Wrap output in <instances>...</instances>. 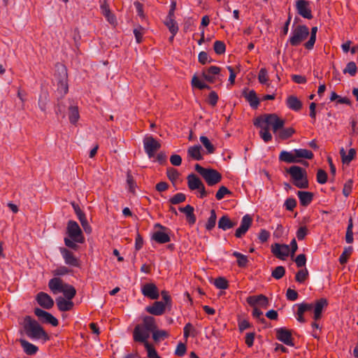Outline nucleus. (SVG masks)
Returning a JSON list of instances; mask_svg holds the SVG:
<instances>
[{
  "instance_id": "obj_38",
  "label": "nucleus",
  "mask_w": 358,
  "mask_h": 358,
  "mask_svg": "<svg viewBox=\"0 0 358 358\" xmlns=\"http://www.w3.org/2000/svg\"><path fill=\"white\" fill-rule=\"evenodd\" d=\"M61 292H62L66 297V299L72 300L76 294V290L71 285L65 284L63 289H61Z\"/></svg>"
},
{
  "instance_id": "obj_34",
  "label": "nucleus",
  "mask_w": 358,
  "mask_h": 358,
  "mask_svg": "<svg viewBox=\"0 0 358 358\" xmlns=\"http://www.w3.org/2000/svg\"><path fill=\"white\" fill-rule=\"evenodd\" d=\"M201 145H198L191 146L187 150V155H188V157H189L190 158H192L194 160L200 161V160L203 159V156L201 153Z\"/></svg>"
},
{
  "instance_id": "obj_46",
  "label": "nucleus",
  "mask_w": 358,
  "mask_h": 358,
  "mask_svg": "<svg viewBox=\"0 0 358 358\" xmlns=\"http://www.w3.org/2000/svg\"><path fill=\"white\" fill-rule=\"evenodd\" d=\"M200 141L206 148L208 154H212L215 152V149L214 145L210 143V141L206 136H201L200 137Z\"/></svg>"
},
{
  "instance_id": "obj_52",
  "label": "nucleus",
  "mask_w": 358,
  "mask_h": 358,
  "mask_svg": "<svg viewBox=\"0 0 358 358\" xmlns=\"http://www.w3.org/2000/svg\"><path fill=\"white\" fill-rule=\"evenodd\" d=\"M192 85L194 87H196L199 90L210 89L209 85L201 81L196 76L192 78Z\"/></svg>"
},
{
  "instance_id": "obj_27",
  "label": "nucleus",
  "mask_w": 358,
  "mask_h": 358,
  "mask_svg": "<svg viewBox=\"0 0 358 358\" xmlns=\"http://www.w3.org/2000/svg\"><path fill=\"white\" fill-rule=\"evenodd\" d=\"M56 303L58 309L62 312L71 310L74 306V303L72 301L65 299L61 296L56 299Z\"/></svg>"
},
{
  "instance_id": "obj_7",
  "label": "nucleus",
  "mask_w": 358,
  "mask_h": 358,
  "mask_svg": "<svg viewBox=\"0 0 358 358\" xmlns=\"http://www.w3.org/2000/svg\"><path fill=\"white\" fill-rule=\"evenodd\" d=\"M309 29L306 25H297L292 30L288 42L292 46L299 45L309 35Z\"/></svg>"
},
{
  "instance_id": "obj_42",
  "label": "nucleus",
  "mask_w": 358,
  "mask_h": 358,
  "mask_svg": "<svg viewBox=\"0 0 358 358\" xmlns=\"http://www.w3.org/2000/svg\"><path fill=\"white\" fill-rule=\"evenodd\" d=\"M48 102V93L47 92H42L38 99V106L40 109L45 112L46 110L47 103Z\"/></svg>"
},
{
  "instance_id": "obj_41",
  "label": "nucleus",
  "mask_w": 358,
  "mask_h": 358,
  "mask_svg": "<svg viewBox=\"0 0 358 358\" xmlns=\"http://www.w3.org/2000/svg\"><path fill=\"white\" fill-rule=\"evenodd\" d=\"M317 31V27H313L311 28L310 37L309 40L304 44L305 48L307 50H312L314 47V44L316 41V34Z\"/></svg>"
},
{
  "instance_id": "obj_2",
  "label": "nucleus",
  "mask_w": 358,
  "mask_h": 358,
  "mask_svg": "<svg viewBox=\"0 0 358 358\" xmlns=\"http://www.w3.org/2000/svg\"><path fill=\"white\" fill-rule=\"evenodd\" d=\"M142 322V324H137L134 329L133 339L135 342L145 345L148 343V339L152 331L157 329V324L155 319L149 315L143 317Z\"/></svg>"
},
{
  "instance_id": "obj_29",
  "label": "nucleus",
  "mask_w": 358,
  "mask_h": 358,
  "mask_svg": "<svg viewBox=\"0 0 358 358\" xmlns=\"http://www.w3.org/2000/svg\"><path fill=\"white\" fill-rule=\"evenodd\" d=\"M20 343L24 352L28 355H34L36 354L38 350V348L36 345L24 339H20Z\"/></svg>"
},
{
  "instance_id": "obj_50",
  "label": "nucleus",
  "mask_w": 358,
  "mask_h": 358,
  "mask_svg": "<svg viewBox=\"0 0 358 358\" xmlns=\"http://www.w3.org/2000/svg\"><path fill=\"white\" fill-rule=\"evenodd\" d=\"M352 253V248H345L343 253L339 257V262L341 264H345L347 263L349 257Z\"/></svg>"
},
{
  "instance_id": "obj_48",
  "label": "nucleus",
  "mask_w": 358,
  "mask_h": 358,
  "mask_svg": "<svg viewBox=\"0 0 358 358\" xmlns=\"http://www.w3.org/2000/svg\"><path fill=\"white\" fill-rule=\"evenodd\" d=\"M166 175L168 178L172 182H175L179 178V172L173 167H169L166 169Z\"/></svg>"
},
{
  "instance_id": "obj_20",
  "label": "nucleus",
  "mask_w": 358,
  "mask_h": 358,
  "mask_svg": "<svg viewBox=\"0 0 358 358\" xmlns=\"http://www.w3.org/2000/svg\"><path fill=\"white\" fill-rule=\"evenodd\" d=\"M276 337L278 340L287 345L294 346L293 338L290 331L280 328L276 330Z\"/></svg>"
},
{
  "instance_id": "obj_57",
  "label": "nucleus",
  "mask_w": 358,
  "mask_h": 358,
  "mask_svg": "<svg viewBox=\"0 0 358 358\" xmlns=\"http://www.w3.org/2000/svg\"><path fill=\"white\" fill-rule=\"evenodd\" d=\"M227 194H231V191L225 186H221L215 194V198L217 200H222Z\"/></svg>"
},
{
  "instance_id": "obj_60",
  "label": "nucleus",
  "mask_w": 358,
  "mask_h": 358,
  "mask_svg": "<svg viewBox=\"0 0 358 358\" xmlns=\"http://www.w3.org/2000/svg\"><path fill=\"white\" fill-rule=\"evenodd\" d=\"M57 90L61 93L66 94L68 92L69 87L66 79L60 80L57 84Z\"/></svg>"
},
{
  "instance_id": "obj_51",
  "label": "nucleus",
  "mask_w": 358,
  "mask_h": 358,
  "mask_svg": "<svg viewBox=\"0 0 358 358\" xmlns=\"http://www.w3.org/2000/svg\"><path fill=\"white\" fill-rule=\"evenodd\" d=\"M357 71V65L354 62H350L343 69V73H349L351 76H355Z\"/></svg>"
},
{
  "instance_id": "obj_19",
  "label": "nucleus",
  "mask_w": 358,
  "mask_h": 358,
  "mask_svg": "<svg viewBox=\"0 0 358 358\" xmlns=\"http://www.w3.org/2000/svg\"><path fill=\"white\" fill-rule=\"evenodd\" d=\"M145 310L153 315H162L166 310V304L163 301H155L152 305L146 306Z\"/></svg>"
},
{
  "instance_id": "obj_10",
  "label": "nucleus",
  "mask_w": 358,
  "mask_h": 358,
  "mask_svg": "<svg viewBox=\"0 0 358 358\" xmlns=\"http://www.w3.org/2000/svg\"><path fill=\"white\" fill-rule=\"evenodd\" d=\"M155 228H159L160 230L155 231L152 235V238L159 244L166 243L170 241V236L168 233V229L160 224H156Z\"/></svg>"
},
{
  "instance_id": "obj_17",
  "label": "nucleus",
  "mask_w": 358,
  "mask_h": 358,
  "mask_svg": "<svg viewBox=\"0 0 358 358\" xmlns=\"http://www.w3.org/2000/svg\"><path fill=\"white\" fill-rule=\"evenodd\" d=\"M100 9L101 14L106 17V20L113 26L117 24L115 15L111 12L107 0L101 1Z\"/></svg>"
},
{
  "instance_id": "obj_40",
  "label": "nucleus",
  "mask_w": 358,
  "mask_h": 358,
  "mask_svg": "<svg viewBox=\"0 0 358 358\" xmlns=\"http://www.w3.org/2000/svg\"><path fill=\"white\" fill-rule=\"evenodd\" d=\"M152 338L155 342H159L168 338L169 334L165 330H157L155 329L152 331Z\"/></svg>"
},
{
  "instance_id": "obj_6",
  "label": "nucleus",
  "mask_w": 358,
  "mask_h": 358,
  "mask_svg": "<svg viewBox=\"0 0 358 358\" xmlns=\"http://www.w3.org/2000/svg\"><path fill=\"white\" fill-rule=\"evenodd\" d=\"M194 169L202 176L208 186H214L222 180L221 173L215 169L203 168L199 164H195Z\"/></svg>"
},
{
  "instance_id": "obj_54",
  "label": "nucleus",
  "mask_w": 358,
  "mask_h": 358,
  "mask_svg": "<svg viewBox=\"0 0 358 358\" xmlns=\"http://www.w3.org/2000/svg\"><path fill=\"white\" fill-rule=\"evenodd\" d=\"M186 196L183 193H177L169 199V202L173 205H176L182 203L185 201Z\"/></svg>"
},
{
  "instance_id": "obj_24",
  "label": "nucleus",
  "mask_w": 358,
  "mask_h": 358,
  "mask_svg": "<svg viewBox=\"0 0 358 358\" xmlns=\"http://www.w3.org/2000/svg\"><path fill=\"white\" fill-rule=\"evenodd\" d=\"M297 306L298 310L296 312V320L301 323H304L306 322V320L303 317V314L306 311L313 310L314 303H301Z\"/></svg>"
},
{
  "instance_id": "obj_25",
  "label": "nucleus",
  "mask_w": 358,
  "mask_h": 358,
  "mask_svg": "<svg viewBox=\"0 0 358 358\" xmlns=\"http://www.w3.org/2000/svg\"><path fill=\"white\" fill-rule=\"evenodd\" d=\"M300 204L302 206H308L313 200L314 194L310 192L298 191L296 193Z\"/></svg>"
},
{
  "instance_id": "obj_21",
  "label": "nucleus",
  "mask_w": 358,
  "mask_h": 358,
  "mask_svg": "<svg viewBox=\"0 0 358 358\" xmlns=\"http://www.w3.org/2000/svg\"><path fill=\"white\" fill-rule=\"evenodd\" d=\"M279 160L289 164L302 163L304 165L308 164V162L301 159H296L294 150L292 152L282 150L279 155Z\"/></svg>"
},
{
  "instance_id": "obj_31",
  "label": "nucleus",
  "mask_w": 358,
  "mask_h": 358,
  "mask_svg": "<svg viewBox=\"0 0 358 358\" xmlns=\"http://www.w3.org/2000/svg\"><path fill=\"white\" fill-rule=\"evenodd\" d=\"M179 210L185 214L187 220L189 224H193L195 223L196 217L194 214V208L192 206L187 205L185 207H180Z\"/></svg>"
},
{
  "instance_id": "obj_49",
  "label": "nucleus",
  "mask_w": 358,
  "mask_h": 358,
  "mask_svg": "<svg viewBox=\"0 0 358 358\" xmlns=\"http://www.w3.org/2000/svg\"><path fill=\"white\" fill-rule=\"evenodd\" d=\"M213 50L217 55H222L226 51V45L222 41H216L213 44Z\"/></svg>"
},
{
  "instance_id": "obj_59",
  "label": "nucleus",
  "mask_w": 358,
  "mask_h": 358,
  "mask_svg": "<svg viewBox=\"0 0 358 358\" xmlns=\"http://www.w3.org/2000/svg\"><path fill=\"white\" fill-rule=\"evenodd\" d=\"M317 182L320 184H324L327 181V173L322 169H319L317 172Z\"/></svg>"
},
{
  "instance_id": "obj_4",
  "label": "nucleus",
  "mask_w": 358,
  "mask_h": 358,
  "mask_svg": "<svg viewBox=\"0 0 358 358\" xmlns=\"http://www.w3.org/2000/svg\"><path fill=\"white\" fill-rule=\"evenodd\" d=\"M289 174L292 184L299 189H306L309 187L307 171L299 166H292L287 169Z\"/></svg>"
},
{
  "instance_id": "obj_35",
  "label": "nucleus",
  "mask_w": 358,
  "mask_h": 358,
  "mask_svg": "<svg viewBox=\"0 0 358 358\" xmlns=\"http://www.w3.org/2000/svg\"><path fill=\"white\" fill-rule=\"evenodd\" d=\"M272 253L278 259L285 260L289 255V248H271Z\"/></svg>"
},
{
  "instance_id": "obj_62",
  "label": "nucleus",
  "mask_w": 358,
  "mask_h": 358,
  "mask_svg": "<svg viewBox=\"0 0 358 358\" xmlns=\"http://www.w3.org/2000/svg\"><path fill=\"white\" fill-rule=\"evenodd\" d=\"M218 95L215 91H212L210 92L208 97V103L213 107L217 105L218 101Z\"/></svg>"
},
{
  "instance_id": "obj_1",
  "label": "nucleus",
  "mask_w": 358,
  "mask_h": 358,
  "mask_svg": "<svg viewBox=\"0 0 358 358\" xmlns=\"http://www.w3.org/2000/svg\"><path fill=\"white\" fill-rule=\"evenodd\" d=\"M284 124L285 121L275 113L260 115L254 122L255 127L261 128L259 135L266 143L271 141L272 139V135L269 131V127H272L273 133H276L279 129H282Z\"/></svg>"
},
{
  "instance_id": "obj_37",
  "label": "nucleus",
  "mask_w": 358,
  "mask_h": 358,
  "mask_svg": "<svg viewBox=\"0 0 358 358\" xmlns=\"http://www.w3.org/2000/svg\"><path fill=\"white\" fill-rule=\"evenodd\" d=\"M294 152L296 159H301V158L311 159L314 157L312 151L306 149H294Z\"/></svg>"
},
{
  "instance_id": "obj_61",
  "label": "nucleus",
  "mask_w": 358,
  "mask_h": 358,
  "mask_svg": "<svg viewBox=\"0 0 358 358\" xmlns=\"http://www.w3.org/2000/svg\"><path fill=\"white\" fill-rule=\"evenodd\" d=\"M134 34L136 38V41L138 43H141L143 35L144 34V28L141 26H138L137 28L134 29Z\"/></svg>"
},
{
  "instance_id": "obj_11",
  "label": "nucleus",
  "mask_w": 358,
  "mask_h": 358,
  "mask_svg": "<svg viewBox=\"0 0 358 358\" xmlns=\"http://www.w3.org/2000/svg\"><path fill=\"white\" fill-rule=\"evenodd\" d=\"M221 69L216 66H211L205 70L202 73L203 78L210 83H214L217 80H221L220 76H223L220 74Z\"/></svg>"
},
{
  "instance_id": "obj_32",
  "label": "nucleus",
  "mask_w": 358,
  "mask_h": 358,
  "mask_svg": "<svg viewBox=\"0 0 358 358\" xmlns=\"http://www.w3.org/2000/svg\"><path fill=\"white\" fill-rule=\"evenodd\" d=\"M286 102L287 107L294 111H299L302 108L301 101L295 96H288Z\"/></svg>"
},
{
  "instance_id": "obj_44",
  "label": "nucleus",
  "mask_w": 358,
  "mask_h": 358,
  "mask_svg": "<svg viewBox=\"0 0 358 358\" xmlns=\"http://www.w3.org/2000/svg\"><path fill=\"white\" fill-rule=\"evenodd\" d=\"M294 133L295 130L292 127L282 129L279 131L278 137L281 140H286L290 138Z\"/></svg>"
},
{
  "instance_id": "obj_12",
  "label": "nucleus",
  "mask_w": 358,
  "mask_h": 358,
  "mask_svg": "<svg viewBox=\"0 0 358 358\" xmlns=\"http://www.w3.org/2000/svg\"><path fill=\"white\" fill-rule=\"evenodd\" d=\"M34 314L42 322L50 324L53 327H57L59 324L58 320L55 317L41 308H35Z\"/></svg>"
},
{
  "instance_id": "obj_13",
  "label": "nucleus",
  "mask_w": 358,
  "mask_h": 358,
  "mask_svg": "<svg viewBox=\"0 0 358 358\" xmlns=\"http://www.w3.org/2000/svg\"><path fill=\"white\" fill-rule=\"evenodd\" d=\"M142 294L150 299L155 300L159 296L157 287L154 283H145L141 287Z\"/></svg>"
},
{
  "instance_id": "obj_33",
  "label": "nucleus",
  "mask_w": 358,
  "mask_h": 358,
  "mask_svg": "<svg viewBox=\"0 0 358 358\" xmlns=\"http://www.w3.org/2000/svg\"><path fill=\"white\" fill-rule=\"evenodd\" d=\"M340 155L341 157L342 162L344 164H349L356 155V150L355 148H350L348 151V153L346 154L344 148H342L340 150Z\"/></svg>"
},
{
  "instance_id": "obj_58",
  "label": "nucleus",
  "mask_w": 358,
  "mask_h": 358,
  "mask_svg": "<svg viewBox=\"0 0 358 358\" xmlns=\"http://www.w3.org/2000/svg\"><path fill=\"white\" fill-rule=\"evenodd\" d=\"M258 80L262 84H266L268 81V76L267 70L262 68L258 74Z\"/></svg>"
},
{
  "instance_id": "obj_39",
  "label": "nucleus",
  "mask_w": 358,
  "mask_h": 358,
  "mask_svg": "<svg viewBox=\"0 0 358 358\" xmlns=\"http://www.w3.org/2000/svg\"><path fill=\"white\" fill-rule=\"evenodd\" d=\"M164 24L171 34L176 35L178 33V26L174 18H166Z\"/></svg>"
},
{
  "instance_id": "obj_63",
  "label": "nucleus",
  "mask_w": 358,
  "mask_h": 358,
  "mask_svg": "<svg viewBox=\"0 0 358 358\" xmlns=\"http://www.w3.org/2000/svg\"><path fill=\"white\" fill-rule=\"evenodd\" d=\"M285 234V229L281 224H278L274 231L273 238L278 240L282 238Z\"/></svg>"
},
{
  "instance_id": "obj_30",
  "label": "nucleus",
  "mask_w": 358,
  "mask_h": 358,
  "mask_svg": "<svg viewBox=\"0 0 358 358\" xmlns=\"http://www.w3.org/2000/svg\"><path fill=\"white\" fill-rule=\"evenodd\" d=\"M236 225V222H232L227 215L222 216L218 221V228L224 231L230 229Z\"/></svg>"
},
{
  "instance_id": "obj_55",
  "label": "nucleus",
  "mask_w": 358,
  "mask_h": 358,
  "mask_svg": "<svg viewBox=\"0 0 358 358\" xmlns=\"http://www.w3.org/2000/svg\"><path fill=\"white\" fill-rule=\"evenodd\" d=\"M285 273V269L282 266H278L272 271L271 275L276 280L282 278Z\"/></svg>"
},
{
  "instance_id": "obj_56",
  "label": "nucleus",
  "mask_w": 358,
  "mask_h": 358,
  "mask_svg": "<svg viewBox=\"0 0 358 358\" xmlns=\"http://www.w3.org/2000/svg\"><path fill=\"white\" fill-rule=\"evenodd\" d=\"M144 346L147 350L148 358H159L156 350L152 344L146 343Z\"/></svg>"
},
{
  "instance_id": "obj_8",
  "label": "nucleus",
  "mask_w": 358,
  "mask_h": 358,
  "mask_svg": "<svg viewBox=\"0 0 358 358\" xmlns=\"http://www.w3.org/2000/svg\"><path fill=\"white\" fill-rule=\"evenodd\" d=\"M143 147L145 153L150 159L153 157L157 150L161 148L160 143L157 141L153 136H145L143 139Z\"/></svg>"
},
{
  "instance_id": "obj_9",
  "label": "nucleus",
  "mask_w": 358,
  "mask_h": 358,
  "mask_svg": "<svg viewBox=\"0 0 358 358\" xmlns=\"http://www.w3.org/2000/svg\"><path fill=\"white\" fill-rule=\"evenodd\" d=\"M296 10L297 13L303 18L310 20L313 17L310 2L307 0H296Z\"/></svg>"
},
{
  "instance_id": "obj_14",
  "label": "nucleus",
  "mask_w": 358,
  "mask_h": 358,
  "mask_svg": "<svg viewBox=\"0 0 358 358\" xmlns=\"http://www.w3.org/2000/svg\"><path fill=\"white\" fill-rule=\"evenodd\" d=\"M61 253L67 265L73 267L80 266V259L73 253L72 251L69 250L66 248H61Z\"/></svg>"
},
{
  "instance_id": "obj_3",
  "label": "nucleus",
  "mask_w": 358,
  "mask_h": 358,
  "mask_svg": "<svg viewBox=\"0 0 358 358\" xmlns=\"http://www.w3.org/2000/svg\"><path fill=\"white\" fill-rule=\"evenodd\" d=\"M25 334L33 340H42L47 341L50 339L48 333L40 324L30 316L24 317L22 323Z\"/></svg>"
},
{
  "instance_id": "obj_28",
  "label": "nucleus",
  "mask_w": 358,
  "mask_h": 358,
  "mask_svg": "<svg viewBox=\"0 0 358 358\" xmlns=\"http://www.w3.org/2000/svg\"><path fill=\"white\" fill-rule=\"evenodd\" d=\"M65 284L60 278H54L49 281L48 287L53 294H57L61 292Z\"/></svg>"
},
{
  "instance_id": "obj_43",
  "label": "nucleus",
  "mask_w": 358,
  "mask_h": 358,
  "mask_svg": "<svg viewBox=\"0 0 358 358\" xmlns=\"http://www.w3.org/2000/svg\"><path fill=\"white\" fill-rule=\"evenodd\" d=\"M233 255L237 259V264L239 267H245L248 263V257L240 252H234Z\"/></svg>"
},
{
  "instance_id": "obj_36",
  "label": "nucleus",
  "mask_w": 358,
  "mask_h": 358,
  "mask_svg": "<svg viewBox=\"0 0 358 358\" xmlns=\"http://www.w3.org/2000/svg\"><path fill=\"white\" fill-rule=\"evenodd\" d=\"M80 118L78 107L71 106L69 108V119L71 124L76 125Z\"/></svg>"
},
{
  "instance_id": "obj_64",
  "label": "nucleus",
  "mask_w": 358,
  "mask_h": 358,
  "mask_svg": "<svg viewBox=\"0 0 358 358\" xmlns=\"http://www.w3.org/2000/svg\"><path fill=\"white\" fill-rule=\"evenodd\" d=\"M285 206L287 210L292 211L296 206V201L294 198H287L285 201Z\"/></svg>"
},
{
  "instance_id": "obj_53",
  "label": "nucleus",
  "mask_w": 358,
  "mask_h": 358,
  "mask_svg": "<svg viewBox=\"0 0 358 358\" xmlns=\"http://www.w3.org/2000/svg\"><path fill=\"white\" fill-rule=\"evenodd\" d=\"M215 286L220 289H226L229 287L228 281L222 277H219L215 280Z\"/></svg>"
},
{
  "instance_id": "obj_16",
  "label": "nucleus",
  "mask_w": 358,
  "mask_h": 358,
  "mask_svg": "<svg viewBox=\"0 0 358 358\" xmlns=\"http://www.w3.org/2000/svg\"><path fill=\"white\" fill-rule=\"evenodd\" d=\"M242 96L249 103L251 108L257 109L259 105V99L257 97V93L255 90H250L248 88H245L242 92Z\"/></svg>"
},
{
  "instance_id": "obj_22",
  "label": "nucleus",
  "mask_w": 358,
  "mask_h": 358,
  "mask_svg": "<svg viewBox=\"0 0 358 358\" xmlns=\"http://www.w3.org/2000/svg\"><path fill=\"white\" fill-rule=\"evenodd\" d=\"M38 303L45 309H50L54 306V301L50 295L45 292H39L36 298Z\"/></svg>"
},
{
  "instance_id": "obj_5",
  "label": "nucleus",
  "mask_w": 358,
  "mask_h": 358,
  "mask_svg": "<svg viewBox=\"0 0 358 358\" xmlns=\"http://www.w3.org/2000/svg\"><path fill=\"white\" fill-rule=\"evenodd\" d=\"M68 237L64 238L66 246H77L74 243H83L84 238L78 224L73 220L68 222L66 227Z\"/></svg>"
},
{
  "instance_id": "obj_18",
  "label": "nucleus",
  "mask_w": 358,
  "mask_h": 358,
  "mask_svg": "<svg viewBox=\"0 0 358 358\" xmlns=\"http://www.w3.org/2000/svg\"><path fill=\"white\" fill-rule=\"evenodd\" d=\"M328 306V301L324 298H321L317 300L314 303L313 306V318L314 320L317 321L322 317V311L324 308H326Z\"/></svg>"
},
{
  "instance_id": "obj_47",
  "label": "nucleus",
  "mask_w": 358,
  "mask_h": 358,
  "mask_svg": "<svg viewBox=\"0 0 358 358\" xmlns=\"http://www.w3.org/2000/svg\"><path fill=\"white\" fill-rule=\"evenodd\" d=\"M308 277V271L306 268L300 269L296 274L295 280L299 283H303Z\"/></svg>"
},
{
  "instance_id": "obj_45",
  "label": "nucleus",
  "mask_w": 358,
  "mask_h": 358,
  "mask_svg": "<svg viewBox=\"0 0 358 358\" xmlns=\"http://www.w3.org/2000/svg\"><path fill=\"white\" fill-rule=\"evenodd\" d=\"M216 219H217V216H216L215 210L214 209H212L210 210V215L209 218L208 219V221L206 224V228L207 230H211L212 229H213L215 227V224H216Z\"/></svg>"
},
{
  "instance_id": "obj_26",
  "label": "nucleus",
  "mask_w": 358,
  "mask_h": 358,
  "mask_svg": "<svg viewBox=\"0 0 358 358\" xmlns=\"http://www.w3.org/2000/svg\"><path fill=\"white\" fill-rule=\"evenodd\" d=\"M187 180V185L190 190H196L203 184L201 180L194 173L188 175Z\"/></svg>"
},
{
  "instance_id": "obj_23",
  "label": "nucleus",
  "mask_w": 358,
  "mask_h": 358,
  "mask_svg": "<svg viewBox=\"0 0 358 358\" xmlns=\"http://www.w3.org/2000/svg\"><path fill=\"white\" fill-rule=\"evenodd\" d=\"M247 302L251 306L259 305L262 308H267L268 303V299L262 294L250 296L247 298Z\"/></svg>"
},
{
  "instance_id": "obj_15",
  "label": "nucleus",
  "mask_w": 358,
  "mask_h": 358,
  "mask_svg": "<svg viewBox=\"0 0 358 358\" xmlns=\"http://www.w3.org/2000/svg\"><path fill=\"white\" fill-rule=\"evenodd\" d=\"M252 223V217L247 214L242 217L240 227L236 230L235 236L241 238L250 229Z\"/></svg>"
}]
</instances>
